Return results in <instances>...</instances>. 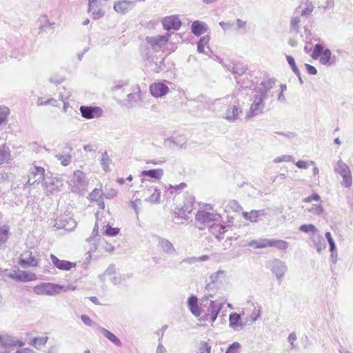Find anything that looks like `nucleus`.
<instances>
[{"instance_id": "nucleus-1", "label": "nucleus", "mask_w": 353, "mask_h": 353, "mask_svg": "<svg viewBox=\"0 0 353 353\" xmlns=\"http://www.w3.org/2000/svg\"><path fill=\"white\" fill-rule=\"evenodd\" d=\"M221 215L214 210L212 205L205 203L195 214V223L199 230L208 228L212 223L219 222Z\"/></svg>"}, {"instance_id": "nucleus-2", "label": "nucleus", "mask_w": 353, "mask_h": 353, "mask_svg": "<svg viewBox=\"0 0 353 353\" xmlns=\"http://www.w3.org/2000/svg\"><path fill=\"white\" fill-rule=\"evenodd\" d=\"M201 321H209L213 323L217 318V316L222 308V305L216 301H207L206 303L201 304Z\"/></svg>"}, {"instance_id": "nucleus-3", "label": "nucleus", "mask_w": 353, "mask_h": 353, "mask_svg": "<svg viewBox=\"0 0 353 353\" xmlns=\"http://www.w3.org/2000/svg\"><path fill=\"white\" fill-rule=\"evenodd\" d=\"M261 315L260 307L254 304H250L243 308L242 316L245 320V323L248 325L254 323Z\"/></svg>"}, {"instance_id": "nucleus-4", "label": "nucleus", "mask_w": 353, "mask_h": 353, "mask_svg": "<svg viewBox=\"0 0 353 353\" xmlns=\"http://www.w3.org/2000/svg\"><path fill=\"white\" fill-rule=\"evenodd\" d=\"M63 287L57 284L46 283L33 288V292L37 295H54L60 292Z\"/></svg>"}, {"instance_id": "nucleus-5", "label": "nucleus", "mask_w": 353, "mask_h": 353, "mask_svg": "<svg viewBox=\"0 0 353 353\" xmlns=\"http://www.w3.org/2000/svg\"><path fill=\"white\" fill-rule=\"evenodd\" d=\"M39 261L37 256L33 254L32 252L26 250L21 254L19 263L23 267H37Z\"/></svg>"}, {"instance_id": "nucleus-6", "label": "nucleus", "mask_w": 353, "mask_h": 353, "mask_svg": "<svg viewBox=\"0 0 353 353\" xmlns=\"http://www.w3.org/2000/svg\"><path fill=\"white\" fill-rule=\"evenodd\" d=\"M169 90L168 86L162 82H155L150 85V92L151 94L156 98L166 95Z\"/></svg>"}, {"instance_id": "nucleus-7", "label": "nucleus", "mask_w": 353, "mask_h": 353, "mask_svg": "<svg viewBox=\"0 0 353 353\" xmlns=\"http://www.w3.org/2000/svg\"><path fill=\"white\" fill-rule=\"evenodd\" d=\"M9 277L21 282L32 281L37 279L36 274L25 271H14L9 274Z\"/></svg>"}, {"instance_id": "nucleus-8", "label": "nucleus", "mask_w": 353, "mask_h": 353, "mask_svg": "<svg viewBox=\"0 0 353 353\" xmlns=\"http://www.w3.org/2000/svg\"><path fill=\"white\" fill-rule=\"evenodd\" d=\"M80 111L82 117L85 119L99 118L103 114V110L99 107L81 106Z\"/></svg>"}, {"instance_id": "nucleus-9", "label": "nucleus", "mask_w": 353, "mask_h": 353, "mask_svg": "<svg viewBox=\"0 0 353 353\" xmlns=\"http://www.w3.org/2000/svg\"><path fill=\"white\" fill-rule=\"evenodd\" d=\"M50 259L52 264L60 270L68 271L76 267V263L61 260L54 254L50 255Z\"/></svg>"}, {"instance_id": "nucleus-10", "label": "nucleus", "mask_w": 353, "mask_h": 353, "mask_svg": "<svg viewBox=\"0 0 353 353\" xmlns=\"http://www.w3.org/2000/svg\"><path fill=\"white\" fill-rule=\"evenodd\" d=\"M192 210V205L190 203L177 206L174 210V216L178 219H187Z\"/></svg>"}, {"instance_id": "nucleus-11", "label": "nucleus", "mask_w": 353, "mask_h": 353, "mask_svg": "<svg viewBox=\"0 0 353 353\" xmlns=\"http://www.w3.org/2000/svg\"><path fill=\"white\" fill-rule=\"evenodd\" d=\"M163 26L164 29L167 30L179 29L181 26V22L178 17L170 16L165 17L162 21Z\"/></svg>"}, {"instance_id": "nucleus-12", "label": "nucleus", "mask_w": 353, "mask_h": 353, "mask_svg": "<svg viewBox=\"0 0 353 353\" xmlns=\"http://www.w3.org/2000/svg\"><path fill=\"white\" fill-rule=\"evenodd\" d=\"M147 42L153 49L160 48L167 44L169 40L168 36L159 35L157 37H148Z\"/></svg>"}, {"instance_id": "nucleus-13", "label": "nucleus", "mask_w": 353, "mask_h": 353, "mask_svg": "<svg viewBox=\"0 0 353 353\" xmlns=\"http://www.w3.org/2000/svg\"><path fill=\"white\" fill-rule=\"evenodd\" d=\"M229 324L230 326L234 329L242 328L245 325H248L247 323H245V320H243L242 314H239L236 312L231 313L229 316Z\"/></svg>"}, {"instance_id": "nucleus-14", "label": "nucleus", "mask_w": 353, "mask_h": 353, "mask_svg": "<svg viewBox=\"0 0 353 353\" xmlns=\"http://www.w3.org/2000/svg\"><path fill=\"white\" fill-rule=\"evenodd\" d=\"M45 179V169L42 167L35 166L34 170L31 172V176L29 177L28 182L30 184H33L36 182H40Z\"/></svg>"}, {"instance_id": "nucleus-15", "label": "nucleus", "mask_w": 353, "mask_h": 353, "mask_svg": "<svg viewBox=\"0 0 353 353\" xmlns=\"http://www.w3.org/2000/svg\"><path fill=\"white\" fill-rule=\"evenodd\" d=\"M188 306L191 313L196 317L201 316V307L198 305V299L196 296L192 295L188 298Z\"/></svg>"}, {"instance_id": "nucleus-16", "label": "nucleus", "mask_w": 353, "mask_h": 353, "mask_svg": "<svg viewBox=\"0 0 353 353\" xmlns=\"http://www.w3.org/2000/svg\"><path fill=\"white\" fill-rule=\"evenodd\" d=\"M12 160L11 150L5 144L0 145V168L8 164Z\"/></svg>"}, {"instance_id": "nucleus-17", "label": "nucleus", "mask_w": 353, "mask_h": 353, "mask_svg": "<svg viewBox=\"0 0 353 353\" xmlns=\"http://www.w3.org/2000/svg\"><path fill=\"white\" fill-rule=\"evenodd\" d=\"M208 229L210 232L219 239H221L223 238V234L226 231V227L222 224L217 223V222L212 223Z\"/></svg>"}, {"instance_id": "nucleus-18", "label": "nucleus", "mask_w": 353, "mask_h": 353, "mask_svg": "<svg viewBox=\"0 0 353 353\" xmlns=\"http://www.w3.org/2000/svg\"><path fill=\"white\" fill-rule=\"evenodd\" d=\"M132 2L126 0H120L115 2L114 5V10L120 14H125L132 8Z\"/></svg>"}, {"instance_id": "nucleus-19", "label": "nucleus", "mask_w": 353, "mask_h": 353, "mask_svg": "<svg viewBox=\"0 0 353 353\" xmlns=\"http://www.w3.org/2000/svg\"><path fill=\"white\" fill-rule=\"evenodd\" d=\"M191 28L194 34L200 36L207 31L208 26L204 22L195 21L192 23Z\"/></svg>"}, {"instance_id": "nucleus-20", "label": "nucleus", "mask_w": 353, "mask_h": 353, "mask_svg": "<svg viewBox=\"0 0 353 353\" xmlns=\"http://www.w3.org/2000/svg\"><path fill=\"white\" fill-rule=\"evenodd\" d=\"M262 107H263V99L261 98L259 99V101H254L250 108L249 112H248L247 117H252L254 115L259 114L262 112Z\"/></svg>"}, {"instance_id": "nucleus-21", "label": "nucleus", "mask_w": 353, "mask_h": 353, "mask_svg": "<svg viewBox=\"0 0 353 353\" xmlns=\"http://www.w3.org/2000/svg\"><path fill=\"white\" fill-rule=\"evenodd\" d=\"M164 174L163 170L161 168L152 169L149 170H143L141 172V176H148L155 179H160Z\"/></svg>"}, {"instance_id": "nucleus-22", "label": "nucleus", "mask_w": 353, "mask_h": 353, "mask_svg": "<svg viewBox=\"0 0 353 353\" xmlns=\"http://www.w3.org/2000/svg\"><path fill=\"white\" fill-rule=\"evenodd\" d=\"M24 344L23 341L10 336H7L4 341V345L7 347H19L23 346Z\"/></svg>"}, {"instance_id": "nucleus-23", "label": "nucleus", "mask_w": 353, "mask_h": 353, "mask_svg": "<svg viewBox=\"0 0 353 353\" xmlns=\"http://www.w3.org/2000/svg\"><path fill=\"white\" fill-rule=\"evenodd\" d=\"M48 340V338L46 336L35 337L31 341L30 345L39 350L46 345Z\"/></svg>"}, {"instance_id": "nucleus-24", "label": "nucleus", "mask_w": 353, "mask_h": 353, "mask_svg": "<svg viewBox=\"0 0 353 353\" xmlns=\"http://www.w3.org/2000/svg\"><path fill=\"white\" fill-rule=\"evenodd\" d=\"M239 109L237 106L234 105L228 108L225 112V119L228 121H234L237 119Z\"/></svg>"}, {"instance_id": "nucleus-25", "label": "nucleus", "mask_w": 353, "mask_h": 353, "mask_svg": "<svg viewBox=\"0 0 353 353\" xmlns=\"http://www.w3.org/2000/svg\"><path fill=\"white\" fill-rule=\"evenodd\" d=\"M272 270L276 276L279 279L283 276L285 267L281 262H276L272 265Z\"/></svg>"}, {"instance_id": "nucleus-26", "label": "nucleus", "mask_w": 353, "mask_h": 353, "mask_svg": "<svg viewBox=\"0 0 353 353\" xmlns=\"http://www.w3.org/2000/svg\"><path fill=\"white\" fill-rule=\"evenodd\" d=\"M269 247H274L279 249L285 250L288 248V243L283 240L269 239Z\"/></svg>"}, {"instance_id": "nucleus-27", "label": "nucleus", "mask_w": 353, "mask_h": 353, "mask_svg": "<svg viewBox=\"0 0 353 353\" xmlns=\"http://www.w3.org/2000/svg\"><path fill=\"white\" fill-rule=\"evenodd\" d=\"M243 216L247 221L256 222L259 217V211L252 210L250 212H245L243 213Z\"/></svg>"}, {"instance_id": "nucleus-28", "label": "nucleus", "mask_w": 353, "mask_h": 353, "mask_svg": "<svg viewBox=\"0 0 353 353\" xmlns=\"http://www.w3.org/2000/svg\"><path fill=\"white\" fill-rule=\"evenodd\" d=\"M10 229L8 225L0 227V245L4 244L8 239Z\"/></svg>"}, {"instance_id": "nucleus-29", "label": "nucleus", "mask_w": 353, "mask_h": 353, "mask_svg": "<svg viewBox=\"0 0 353 353\" xmlns=\"http://www.w3.org/2000/svg\"><path fill=\"white\" fill-rule=\"evenodd\" d=\"M101 332L103 335L113 343L117 345H121V341L112 332L105 328H101Z\"/></svg>"}, {"instance_id": "nucleus-30", "label": "nucleus", "mask_w": 353, "mask_h": 353, "mask_svg": "<svg viewBox=\"0 0 353 353\" xmlns=\"http://www.w3.org/2000/svg\"><path fill=\"white\" fill-rule=\"evenodd\" d=\"M269 239H260V240H254L252 241L250 243V245L252 246L254 248H265L269 247Z\"/></svg>"}, {"instance_id": "nucleus-31", "label": "nucleus", "mask_w": 353, "mask_h": 353, "mask_svg": "<svg viewBox=\"0 0 353 353\" xmlns=\"http://www.w3.org/2000/svg\"><path fill=\"white\" fill-rule=\"evenodd\" d=\"M352 182V179L350 170L347 167H346L345 168V175H343V177L342 185L345 188H348L351 186Z\"/></svg>"}, {"instance_id": "nucleus-32", "label": "nucleus", "mask_w": 353, "mask_h": 353, "mask_svg": "<svg viewBox=\"0 0 353 353\" xmlns=\"http://www.w3.org/2000/svg\"><path fill=\"white\" fill-rule=\"evenodd\" d=\"M102 199L103 193L101 188H94L89 194V199L92 201H97Z\"/></svg>"}, {"instance_id": "nucleus-33", "label": "nucleus", "mask_w": 353, "mask_h": 353, "mask_svg": "<svg viewBox=\"0 0 353 353\" xmlns=\"http://www.w3.org/2000/svg\"><path fill=\"white\" fill-rule=\"evenodd\" d=\"M210 38L208 37H202L198 42L197 50L199 52H205V49L208 47Z\"/></svg>"}, {"instance_id": "nucleus-34", "label": "nucleus", "mask_w": 353, "mask_h": 353, "mask_svg": "<svg viewBox=\"0 0 353 353\" xmlns=\"http://www.w3.org/2000/svg\"><path fill=\"white\" fill-rule=\"evenodd\" d=\"M120 232V229L118 228H112L110 225H107L103 231V234L108 236H114L117 235Z\"/></svg>"}, {"instance_id": "nucleus-35", "label": "nucleus", "mask_w": 353, "mask_h": 353, "mask_svg": "<svg viewBox=\"0 0 353 353\" xmlns=\"http://www.w3.org/2000/svg\"><path fill=\"white\" fill-rule=\"evenodd\" d=\"M110 163H111V160H110L109 156L108 155L107 152H105L104 154H103L101 160V164L103 169L105 172H107L110 170Z\"/></svg>"}, {"instance_id": "nucleus-36", "label": "nucleus", "mask_w": 353, "mask_h": 353, "mask_svg": "<svg viewBox=\"0 0 353 353\" xmlns=\"http://www.w3.org/2000/svg\"><path fill=\"white\" fill-rule=\"evenodd\" d=\"M332 52L329 49H325L322 52L321 57H319V61L322 64L327 63L331 59Z\"/></svg>"}, {"instance_id": "nucleus-37", "label": "nucleus", "mask_w": 353, "mask_h": 353, "mask_svg": "<svg viewBox=\"0 0 353 353\" xmlns=\"http://www.w3.org/2000/svg\"><path fill=\"white\" fill-rule=\"evenodd\" d=\"M299 230H300V231L305 232V233H308V232L315 233L316 232H317V229L312 224L302 225L300 226Z\"/></svg>"}, {"instance_id": "nucleus-38", "label": "nucleus", "mask_w": 353, "mask_h": 353, "mask_svg": "<svg viewBox=\"0 0 353 353\" xmlns=\"http://www.w3.org/2000/svg\"><path fill=\"white\" fill-rule=\"evenodd\" d=\"M323 50H324L323 48V46L321 45H320V44L315 45L314 48L313 52H312V55H311L312 57L314 59H319L321 57V55L322 52H323Z\"/></svg>"}, {"instance_id": "nucleus-39", "label": "nucleus", "mask_w": 353, "mask_h": 353, "mask_svg": "<svg viewBox=\"0 0 353 353\" xmlns=\"http://www.w3.org/2000/svg\"><path fill=\"white\" fill-rule=\"evenodd\" d=\"M198 350L199 353H210L211 346L208 343L203 341L199 344Z\"/></svg>"}, {"instance_id": "nucleus-40", "label": "nucleus", "mask_w": 353, "mask_h": 353, "mask_svg": "<svg viewBox=\"0 0 353 353\" xmlns=\"http://www.w3.org/2000/svg\"><path fill=\"white\" fill-rule=\"evenodd\" d=\"M10 113V110L6 107H0V124L5 122Z\"/></svg>"}, {"instance_id": "nucleus-41", "label": "nucleus", "mask_w": 353, "mask_h": 353, "mask_svg": "<svg viewBox=\"0 0 353 353\" xmlns=\"http://www.w3.org/2000/svg\"><path fill=\"white\" fill-rule=\"evenodd\" d=\"M314 6L311 2H307L306 3V6L304 9L301 11V15L303 16H307L311 14V13L313 12Z\"/></svg>"}, {"instance_id": "nucleus-42", "label": "nucleus", "mask_w": 353, "mask_h": 353, "mask_svg": "<svg viewBox=\"0 0 353 353\" xmlns=\"http://www.w3.org/2000/svg\"><path fill=\"white\" fill-rule=\"evenodd\" d=\"M240 344L238 342L233 343L226 350L225 353H239Z\"/></svg>"}, {"instance_id": "nucleus-43", "label": "nucleus", "mask_w": 353, "mask_h": 353, "mask_svg": "<svg viewBox=\"0 0 353 353\" xmlns=\"http://www.w3.org/2000/svg\"><path fill=\"white\" fill-rule=\"evenodd\" d=\"M301 23V19L299 17H294L290 21V28L293 30L297 31L299 28V25Z\"/></svg>"}, {"instance_id": "nucleus-44", "label": "nucleus", "mask_w": 353, "mask_h": 353, "mask_svg": "<svg viewBox=\"0 0 353 353\" xmlns=\"http://www.w3.org/2000/svg\"><path fill=\"white\" fill-rule=\"evenodd\" d=\"M286 59H287L288 63L290 64V65L291 66L292 70L296 74H299V71L298 68L296 65V63H295L294 58L288 55V56L286 57Z\"/></svg>"}, {"instance_id": "nucleus-45", "label": "nucleus", "mask_w": 353, "mask_h": 353, "mask_svg": "<svg viewBox=\"0 0 353 353\" xmlns=\"http://www.w3.org/2000/svg\"><path fill=\"white\" fill-rule=\"evenodd\" d=\"M310 164L313 165H314V162L310 161V163H308L307 161L299 160L295 163V165L300 169H307Z\"/></svg>"}, {"instance_id": "nucleus-46", "label": "nucleus", "mask_w": 353, "mask_h": 353, "mask_svg": "<svg viewBox=\"0 0 353 353\" xmlns=\"http://www.w3.org/2000/svg\"><path fill=\"white\" fill-rule=\"evenodd\" d=\"M312 201H319L320 196L318 194L314 193L311 196H307L303 199L304 203H311Z\"/></svg>"}, {"instance_id": "nucleus-47", "label": "nucleus", "mask_w": 353, "mask_h": 353, "mask_svg": "<svg viewBox=\"0 0 353 353\" xmlns=\"http://www.w3.org/2000/svg\"><path fill=\"white\" fill-rule=\"evenodd\" d=\"M161 245L164 248H166V251L168 252H173L174 251V249L173 248V245H172V243L168 241V240H163L161 241Z\"/></svg>"}, {"instance_id": "nucleus-48", "label": "nucleus", "mask_w": 353, "mask_h": 353, "mask_svg": "<svg viewBox=\"0 0 353 353\" xmlns=\"http://www.w3.org/2000/svg\"><path fill=\"white\" fill-rule=\"evenodd\" d=\"M53 101H54V99H52V98H50V99H45L43 97H39V98H38V99L37 101V105H47V104L50 103Z\"/></svg>"}, {"instance_id": "nucleus-49", "label": "nucleus", "mask_w": 353, "mask_h": 353, "mask_svg": "<svg viewBox=\"0 0 353 353\" xmlns=\"http://www.w3.org/2000/svg\"><path fill=\"white\" fill-rule=\"evenodd\" d=\"M81 319L87 325L91 326L93 324V322L91 320V319L87 315H81Z\"/></svg>"}, {"instance_id": "nucleus-50", "label": "nucleus", "mask_w": 353, "mask_h": 353, "mask_svg": "<svg viewBox=\"0 0 353 353\" xmlns=\"http://www.w3.org/2000/svg\"><path fill=\"white\" fill-rule=\"evenodd\" d=\"M103 12L101 11V10L99 9L98 10H93L92 12V18L95 20L100 19L101 17H103Z\"/></svg>"}, {"instance_id": "nucleus-51", "label": "nucleus", "mask_w": 353, "mask_h": 353, "mask_svg": "<svg viewBox=\"0 0 353 353\" xmlns=\"http://www.w3.org/2000/svg\"><path fill=\"white\" fill-rule=\"evenodd\" d=\"M305 65L307 72L309 74H316L317 70L314 66H312L310 64H307V63Z\"/></svg>"}, {"instance_id": "nucleus-52", "label": "nucleus", "mask_w": 353, "mask_h": 353, "mask_svg": "<svg viewBox=\"0 0 353 353\" xmlns=\"http://www.w3.org/2000/svg\"><path fill=\"white\" fill-rule=\"evenodd\" d=\"M15 353H35L32 349L30 348H21L17 350Z\"/></svg>"}, {"instance_id": "nucleus-53", "label": "nucleus", "mask_w": 353, "mask_h": 353, "mask_svg": "<svg viewBox=\"0 0 353 353\" xmlns=\"http://www.w3.org/2000/svg\"><path fill=\"white\" fill-rule=\"evenodd\" d=\"M296 340V336L294 333H292L288 336L289 342L293 345L294 342Z\"/></svg>"}, {"instance_id": "nucleus-54", "label": "nucleus", "mask_w": 353, "mask_h": 353, "mask_svg": "<svg viewBox=\"0 0 353 353\" xmlns=\"http://www.w3.org/2000/svg\"><path fill=\"white\" fill-rule=\"evenodd\" d=\"M186 186H187L186 183H181L179 185H176L175 186H170V187L176 190H178L179 189H183V188H185Z\"/></svg>"}, {"instance_id": "nucleus-55", "label": "nucleus", "mask_w": 353, "mask_h": 353, "mask_svg": "<svg viewBox=\"0 0 353 353\" xmlns=\"http://www.w3.org/2000/svg\"><path fill=\"white\" fill-rule=\"evenodd\" d=\"M237 26L239 28H244L245 26V22L241 19H237Z\"/></svg>"}, {"instance_id": "nucleus-56", "label": "nucleus", "mask_w": 353, "mask_h": 353, "mask_svg": "<svg viewBox=\"0 0 353 353\" xmlns=\"http://www.w3.org/2000/svg\"><path fill=\"white\" fill-rule=\"evenodd\" d=\"M323 208L321 205H316L315 207V210H314L315 212H316L318 214H321L323 212Z\"/></svg>"}, {"instance_id": "nucleus-57", "label": "nucleus", "mask_w": 353, "mask_h": 353, "mask_svg": "<svg viewBox=\"0 0 353 353\" xmlns=\"http://www.w3.org/2000/svg\"><path fill=\"white\" fill-rule=\"evenodd\" d=\"M63 158V157H61ZM70 161V158L69 157H63V160L62 161V164L63 165H67L69 164Z\"/></svg>"}, {"instance_id": "nucleus-58", "label": "nucleus", "mask_w": 353, "mask_h": 353, "mask_svg": "<svg viewBox=\"0 0 353 353\" xmlns=\"http://www.w3.org/2000/svg\"><path fill=\"white\" fill-rule=\"evenodd\" d=\"M157 353H165V349L163 345H159L157 350Z\"/></svg>"}, {"instance_id": "nucleus-59", "label": "nucleus", "mask_w": 353, "mask_h": 353, "mask_svg": "<svg viewBox=\"0 0 353 353\" xmlns=\"http://www.w3.org/2000/svg\"><path fill=\"white\" fill-rule=\"evenodd\" d=\"M325 237H326V239H327V240L328 243H329V242H331V241H334V240L332 239V238L331 233H330V232H327L325 233Z\"/></svg>"}, {"instance_id": "nucleus-60", "label": "nucleus", "mask_w": 353, "mask_h": 353, "mask_svg": "<svg viewBox=\"0 0 353 353\" xmlns=\"http://www.w3.org/2000/svg\"><path fill=\"white\" fill-rule=\"evenodd\" d=\"M116 181L119 184L122 185L125 183V179L123 178H117Z\"/></svg>"}, {"instance_id": "nucleus-61", "label": "nucleus", "mask_w": 353, "mask_h": 353, "mask_svg": "<svg viewBox=\"0 0 353 353\" xmlns=\"http://www.w3.org/2000/svg\"><path fill=\"white\" fill-rule=\"evenodd\" d=\"M109 194H110L111 196H117V190H115V189H112V190H111V192H110V193H109Z\"/></svg>"}, {"instance_id": "nucleus-62", "label": "nucleus", "mask_w": 353, "mask_h": 353, "mask_svg": "<svg viewBox=\"0 0 353 353\" xmlns=\"http://www.w3.org/2000/svg\"><path fill=\"white\" fill-rule=\"evenodd\" d=\"M329 244H330V250L331 251H334V250L335 249V244H334V241H332L331 242H329Z\"/></svg>"}, {"instance_id": "nucleus-63", "label": "nucleus", "mask_w": 353, "mask_h": 353, "mask_svg": "<svg viewBox=\"0 0 353 353\" xmlns=\"http://www.w3.org/2000/svg\"><path fill=\"white\" fill-rule=\"evenodd\" d=\"M90 300L92 303H95V304H97V303H98V299H97V297H95V296H91V297L90 298Z\"/></svg>"}, {"instance_id": "nucleus-64", "label": "nucleus", "mask_w": 353, "mask_h": 353, "mask_svg": "<svg viewBox=\"0 0 353 353\" xmlns=\"http://www.w3.org/2000/svg\"><path fill=\"white\" fill-rule=\"evenodd\" d=\"M312 171H313V174H314V175H318V174H319V168H318L317 167H314V168H313V170H312Z\"/></svg>"}]
</instances>
